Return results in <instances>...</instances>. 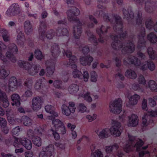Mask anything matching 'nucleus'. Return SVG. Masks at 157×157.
Wrapping results in <instances>:
<instances>
[{"mask_svg": "<svg viewBox=\"0 0 157 157\" xmlns=\"http://www.w3.org/2000/svg\"><path fill=\"white\" fill-rule=\"evenodd\" d=\"M67 18L69 21H74L77 23L76 25L73 27V35L75 39H78L81 36L82 32V27L83 24L79 19L75 16L78 15L80 14L79 10L76 7L72 6L71 9L67 12Z\"/></svg>", "mask_w": 157, "mask_h": 157, "instance_id": "f257e3e1", "label": "nucleus"}, {"mask_svg": "<svg viewBox=\"0 0 157 157\" xmlns=\"http://www.w3.org/2000/svg\"><path fill=\"white\" fill-rule=\"evenodd\" d=\"M64 52L65 53L67 57L69 58V65H71V67L74 69L72 72L73 77L74 78H77L81 79L83 78L85 82L88 81L89 78V75L88 71H84L83 74H82L81 71L76 69L77 66L75 64L76 60V56L75 55H72V52L70 50H67L66 51L64 50Z\"/></svg>", "mask_w": 157, "mask_h": 157, "instance_id": "f03ea898", "label": "nucleus"}, {"mask_svg": "<svg viewBox=\"0 0 157 157\" xmlns=\"http://www.w3.org/2000/svg\"><path fill=\"white\" fill-rule=\"evenodd\" d=\"M51 52L52 58L50 59V76L52 74L54 71L55 64L58 57L59 56L60 51L59 47L57 44H55L52 47Z\"/></svg>", "mask_w": 157, "mask_h": 157, "instance_id": "7ed1b4c3", "label": "nucleus"}, {"mask_svg": "<svg viewBox=\"0 0 157 157\" xmlns=\"http://www.w3.org/2000/svg\"><path fill=\"white\" fill-rule=\"evenodd\" d=\"M52 107V106L50 105V109ZM50 114H51L50 116V120L52 121V124L54 125L55 129L56 131L60 132L62 134H65L66 132V130L64 124L60 120L55 119L56 117L58 116L57 113L55 111L50 110Z\"/></svg>", "mask_w": 157, "mask_h": 157, "instance_id": "20e7f679", "label": "nucleus"}, {"mask_svg": "<svg viewBox=\"0 0 157 157\" xmlns=\"http://www.w3.org/2000/svg\"><path fill=\"white\" fill-rule=\"evenodd\" d=\"M127 35V32L126 31H125L119 34L116 35H111L110 37L113 40L111 43V46L112 48L115 50L121 49L123 46V43L121 41L119 40L118 38H122L124 39Z\"/></svg>", "mask_w": 157, "mask_h": 157, "instance_id": "39448f33", "label": "nucleus"}, {"mask_svg": "<svg viewBox=\"0 0 157 157\" xmlns=\"http://www.w3.org/2000/svg\"><path fill=\"white\" fill-rule=\"evenodd\" d=\"M18 63L19 67L24 68L28 71L29 74L32 75H36L39 72L40 67L39 65H32L27 62L24 61H19Z\"/></svg>", "mask_w": 157, "mask_h": 157, "instance_id": "423d86ee", "label": "nucleus"}, {"mask_svg": "<svg viewBox=\"0 0 157 157\" xmlns=\"http://www.w3.org/2000/svg\"><path fill=\"white\" fill-rule=\"evenodd\" d=\"M124 64H133L135 66H140V70L143 71L147 69V64H142L141 65V61L136 57L134 56H130L124 59Z\"/></svg>", "mask_w": 157, "mask_h": 157, "instance_id": "0eeeda50", "label": "nucleus"}, {"mask_svg": "<svg viewBox=\"0 0 157 157\" xmlns=\"http://www.w3.org/2000/svg\"><path fill=\"white\" fill-rule=\"evenodd\" d=\"M12 140V142L13 141V145L14 146H17L18 144H21L24 146L25 148L28 150H30L32 147V144L31 140L26 138H18L15 137L13 136L10 140Z\"/></svg>", "mask_w": 157, "mask_h": 157, "instance_id": "6e6552de", "label": "nucleus"}, {"mask_svg": "<svg viewBox=\"0 0 157 157\" xmlns=\"http://www.w3.org/2000/svg\"><path fill=\"white\" fill-rule=\"evenodd\" d=\"M122 103L120 98L116 99L113 102H110L109 105L110 111L114 114H119L122 110Z\"/></svg>", "mask_w": 157, "mask_h": 157, "instance_id": "1a4fd4ad", "label": "nucleus"}, {"mask_svg": "<svg viewBox=\"0 0 157 157\" xmlns=\"http://www.w3.org/2000/svg\"><path fill=\"white\" fill-rule=\"evenodd\" d=\"M98 8L101 9L97 10L94 14V16L97 17H103L105 21L110 22L112 24H114L113 21L109 17L108 13H105L103 10L105 9V7L102 5L99 4L97 6Z\"/></svg>", "mask_w": 157, "mask_h": 157, "instance_id": "9d476101", "label": "nucleus"}, {"mask_svg": "<svg viewBox=\"0 0 157 157\" xmlns=\"http://www.w3.org/2000/svg\"><path fill=\"white\" fill-rule=\"evenodd\" d=\"M31 108L34 111L37 112L41 108L44 102L42 97L40 96L34 97L31 101Z\"/></svg>", "mask_w": 157, "mask_h": 157, "instance_id": "9b49d317", "label": "nucleus"}, {"mask_svg": "<svg viewBox=\"0 0 157 157\" xmlns=\"http://www.w3.org/2000/svg\"><path fill=\"white\" fill-rule=\"evenodd\" d=\"M69 35L68 30L66 27L59 26L55 32L53 30L50 29V40L55 36H68Z\"/></svg>", "mask_w": 157, "mask_h": 157, "instance_id": "f8f14e48", "label": "nucleus"}, {"mask_svg": "<svg viewBox=\"0 0 157 157\" xmlns=\"http://www.w3.org/2000/svg\"><path fill=\"white\" fill-rule=\"evenodd\" d=\"M46 82L44 79H39L36 81L35 88L38 91L43 94L47 95L48 89L46 87Z\"/></svg>", "mask_w": 157, "mask_h": 157, "instance_id": "ddd939ff", "label": "nucleus"}, {"mask_svg": "<svg viewBox=\"0 0 157 157\" xmlns=\"http://www.w3.org/2000/svg\"><path fill=\"white\" fill-rule=\"evenodd\" d=\"M112 126L109 129L111 134L115 137L120 136L121 134L120 131V128L121 126V123L114 120L112 121Z\"/></svg>", "mask_w": 157, "mask_h": 157, "instance_id": "4468645a", "label": "nucleus"}, {"mask_svg": "<svg viewBox=\"0 0 157 157\" xmlns=\"http://www.w3.org/2000/svg\"><path fill=\"white\" fill-rule=\"evenodd\" d=\"M157 4V0L153 1L151 0H147L145 2V10L147 12L151 13L154 11L155 6ZM154 30L157 32V22L154 27Z\"/></svg>", "mask_w": 157, "mask_h": 157, "instance_id": "2eb2a0df", "label": "nucleus"}, {"mask_svg": "<svg viewBox=\"0 0 157 157\" xmlns=\"http://www.w3.org/2000/svg\"><path fill=\"white\" fill-rule=\"evenodd\" d=\"M21 10L19 6L17 3H13L7 9L6 13V15L9 17H12L19 14Z\"/></svg>", "mask_w": 157, "mask_h": 157, "instance_id": "dca6fc26", "label": "nucleus"}, {"mask_svg": "<svg viewBox=\"0 0 157 157\" xmlns=\"http://www.w3.org/2000/svg\"><path fill=\"white\" fill-rule=\"evenodd\" d=\"M112 16L114 19L115 25L113 26L115 31H120L123 32V24L121 17L117 14H113Z\"/></svg>", "mask_w": 157, "mask_h": 157, "instance_id": "f3484780", "label": "nucleus"}, {"mask_svg": "<svg viewBox=\"0 0 157 157\" xmlns=\"http://www.w3.org/2000/svg\"><path fill=\"white\" fill-rule=\"evenodd\" d=\"M110 28V26H105L103 25H101L100 28L96 29V32L99 35V37L98 39V41L99 42L101 43H103L104 42L103 37L102 35L106 34L108 32V29Z\"/></svg>", "mask_w": 157, "mask_h": 157, "instance_id": "a211bd4d", "label": "nucleus"}, {"mask_svg": "<svg viewBox=\"0 0 157 157\" xmlns=\"http://www.w3.org/2000/svg\"><path fill=\"white\" fill-rule=\"evenodd\" d=\"M140 34L138 35L139 37L138 40V48H141L143 46L145 45L146 41L144 39L145 36V29L144 27L141 26L140 29Z\"/></svg>", "mask_w": 157, "mask_h": 157, "instance_id": "6ab92c4d", "label": "nucleus"}, {"mask_svg": "<svg viewBox=\"0 0 157 157\" xmlns=\"http://www.w3.org/2000/svg\"><path fill=\"white\" fill-rule=\"evenodd\" d=\"M127 44V45H126L123 44V46L121 49H122V52L124 54L133 52L135 50V46L133 42L129 40Z\"/></svg>", "mask_w": 157, "mask_h": 157, "instance_id": "aec40b11", "label": "nucleus"}, {"mask_svg": "<svg viewBox=\"0 0 157 157\" xmlns=\"http://www.w3.org/2000/svg\"><path fill=\"white\" fill-rule=\"evenodd\" d=\"M39 36L40 38L43 40L45 37L48 38L47 35L45 33L46 30V23L44 21H40V24L39 28Z\"/></svg>", "mask_w": 157, "mask_h": 157, "instance_id": "412c9836", "label": "nucleus"}, {"mask_svg": "<svg viewBox=\"0 0 157 157\" xmlns=\"http://www.w3.org/2000/svg\"><path fill=\"white\" fill-rule=\"evenodd\" d=\"M122 12L124 17L128 21L132 20L134 18V14L131 6H128L127 10L125 8H123Z\"/></svg>", "mask_w": 157, "mask_h": 157, "instance_id": "4be33fe9", "label": "nucleus"}, {"mask_svg": "<svg viewBox=\"0 0 157 157\" xmlns=\"http://www.w3.org/2000/svg\"><path fill=\"white\" fill-rule=\"evenodd\" d=\"M18 84V82L16 77L12 76L10 78L8 81V87L10 90H15L17 88Z\"/></svg>", "mask_w": 157, "mask_h": 157, "instance_id": "5701e85b", "label": "nucleus"}, {"mask_svg": "<svg viewBox=\"0 0 157 157\" xmlns=\"http://www.w3.org/2000/svg\"><path fill=\"white\" fill-rule=\"evenodd\" d=\"M93 60V57L90 55L81 56L79 59L80 63L83 66H90Z\"/></svg>", "mask_w": 157, "mask_h": 157, "instance_id": "b1692460", "label": "nucleus"}, {"mask_svg": "<svg viewBox=\"0 0 157 157\" xmlns=\"http://www.w3.org/2000/svg\"><path fill=\"white\" fill-rule=\"evenodd\" d=\"M138 117L136 115L133 114L131 116L128 117V126L135 127L138 125Z\"/></svg>", "mask_w": 157, "mask_h": 157, "instance_id": "393cba45", "label": "nucleus"}, {"mask_svg": "<svg viewBox=\"0 0 157 157\" xmlns=\"http://www.w3.org/2000/svg\"><path fill=\"white\" fill-rule=\"evenodd\" d=\"M9 51L6 53V57H10L11 54H15L18 52L17 46L14 44H10L8 45Z\"/></svg>", "mask_w": 157, "mask_h": 157, "instance_id": "a878e982", "label": "nucleus"}, {"mask_svg": "<svg viewBox=\"0 0 157 157\" xmlns=\"http://www.w3.org/2000/svg\"><path fill=\"white\" fill-rule=\"evenodd\" d=\"M11 99L12 102L11 104L13 105H15L18 106L20 105V97L19 95L16 94H14L11 96Z\"/></svg>", "mask_w": 157, "mask_h": 157, "instance_id": "bb28decb", "label": "nucleus"}, {"mask_svg": "<svg viewBox=\"0 0 157 157\" xmlns=\"http://www.w3.org/2000/svg\"><path fill=\"white\" fill-rule=\"evenodd\" d=\"M0 125L2 128V130L5 134L8 133L9 129L7 126V121L6 120L0 117Z\"/></svg>", "mask_w": 157, "mask_h": 157, "instance_id": "cd10ccee", "label": "nucleus"}, {"mask_svg": "<svg viewBox=\"0 0 157 157\" xmlns=\"http://www.w3.org/2000/svg\"><path fill=\"white\" fill-rule=\"evenodd\" d=\"M24 28L25 33L28 35L30 34L33 30L32 25L29 20L26 21L24 22Z\"/></svg>", "mask_w": 157, "mask_h": 157, "instance_id": "c85d7f7f", "label": "nucleus"}, {"mask_svg": "<svg viewBox=\"0 0 157 157\" xmlns=\"http://www.w3.org/2000/svg\"><path fill=\"white\" fill-rule=\"evenodd\" d=\"M86 33L89 36V40L93 43L95 47H96L98 45V40L96 37L90 31H86Z\"/></svg>", "mask_w": 157, "mask_h": 157, "instance_id": "c756f323", "label": "nucleus"}, {"mask_svg": "<svg viewBox=\"0 0 157 157\" xmlns=\"http://www.w3.org/2000/svg\"><path fill=\"white\" fill-rule=\"evenodd\" d=\"M18 34L17 36V42L18 44L21 46L23 45L24 41L25 40V36L23 32L20 31H17Z\"/></svg>", "mask_w": 157, "mask_h": 157, "instance_id": "7c9ffc66", "label": "nucleus"}, {"mask_svg": "<svg viewBox=\"0 0 157 157\" xmlns=\"http://www.w3.org/2000/svg\"><path fill=\"white\" fill-rule=\"evenodd\" d=\"M125 76L132 79H135L137 75L135 72L131 69H127L125 72Z\"/></svg>", "mask_w": 157, "mask_h": 157, "instance_id": "2f4dec72", "label": "nucleus"}, {"mask_svg": "<svg viewBox=\"0 0 157 157\" xmlns=\"http://www.w3.org/2000/svg\"><path fill=\"white\" fill-rule=\"evenodd\" d=\"M147 52L150 59L157 60V54H155V51L153 50L151 47H149L147 49Z\"/></svg>", "mask_w": 157, "mask_h": 157, "instance_id": "473e14b6", "label": "nucleus"}, {"mask_svg": "<svg viewBox=\"0 0 157 157\" xmlns=\"http://www.w3.org/2000/svg\"><path fill=\"white\" fill-rule=\"evenodd\" d=\"M6 48V46L2 43H0V59L3 62V64L6 63L7 60L2 53V52Z\"/></svg>", "mask_w": 157, "mask_h": 157, "instance_id": "72a5a7b5", "label": "nucleus"}, {"mask_svg": "<svg viewBox=\"0 0 157 157\" xmlns=\"http://www.w3.org/2000/svg\"><path fill=\"white\" fill-rule=\"evenodd\" d=\"M96 133L98 135L99 138L101 139L107 138L109 136L106 128H104L99 132L97 130Z\"/></svg>", "mask_w": 157, "mask_h": 157, "instance_id": "f704fd0d", "label": "nucleus"}, {"mask_svg": "<svg viewBox=\"0 0 157 157\" xmlns=\"http://www.w3.org/2000/svg\"><path fill=\"white\" fill-rule=\"evenodd\" d=\"M140 96L138 94H135L131 96L129 99V103L132 105H134L137 103L138 100L140 98Z\"/></svg>", "mask_w": 157, "mask_h": 157, "instance_id": "c9c22d12", "label": "nucleus"}, {"mask_svg": "<svg viewBox=\"0 0 157 157\" xmlns=\"http://www.w3.org/2000/svg\"><path fill=\"white\" fill-rule=\"evenodd\" d=\"M0 34L2 35L3 39L6 42L10 40V35L8 32L4 29H0Z\"/></svg>", "mask_w": 157, "mask_h": 157, "instance_id": "e433bc0d", "label": "nucleus"}, {"mask_svg": "<svg viewBox=\"0 0 157 157\" xmlns=\"http://www.w3.org/2000/svg\"><path fill=\"white\" fill-rule=\"evenodd\" d=\"M22 120L23 121V124L25 126H30L32 124L33 121L29 117L23 116L22 117Z\"/></svg>", "mask_w": 157, "mask_h": 157, "instance_id": "4c0bfd02", "label": "nucleus"}, {"mask_svg": "<svg viewBox=\"0 0 157 157\" xmlns=\"http://www.w3.org/2000/svg\"><path fill=\"white\" fill-rule=\"evenodd\" d=\"M79 89V86L75 84H73L70 85L68 88L69 92L71 94L76 93Z\"/></svg>", "mask_w": 157, "mask_h": 157, "instance_id": "58836bf2", "label": "nucleus"}, {"mask_svg": "<svg viewBox=\"0 0 157 157\" xmlns=\"http://www.w3.org/2000/svg\"><path fill=\"white\" fill-rule=\"evenodd\" d=\"M119 148V146L117 144H114L113 145L105 147V151L107 153H110L113 150H117Z\"/></svg>", "mask_w": 157, "mask_h": 157, "instance_id": "ea45409f", "label": "nucleus"}, {"mask_svg": "<svg viewBox=\"0 0 157 157\" xmlns=\"http://www.w3.org/2000/svg\"><path fill=\"white\" fill-rule=\"evenodd\" d=\"M147 39L152 43H155L157 41V36L153 32H151L147 36Z\"/></svg>", "mask_w": 157, "mask_h": 157, "instance_id": "a19ab883", "label": "nucleus"}, {"mask_svg": "<svg viewBox=\"0 0 157 157\" xmlns=\"http://www.w3.org/2000/svg\"><path fill=\"white\" fill-rule=\"evenodd\" d=\"M49 146H47L46 147L43 148V151L39 154V157H48L49 154Z\"/></svg>", "mask_w": 157, "mask_h": 157, "instance_id": "79ce46f5", "label": "nucleus"}, {"mask_svg": "<svg viewBox=\"0 0 157 157\" xmlns=\"http://www.w3.org/2000/svg\"><path fill=\"white\" fill-rule=\"evenodd\" d=\"M10 74L9 71L4 68L0 69V78L4 79L7 77Z\"/></svg>", "mask_w": 157, "mask_h": 157, "instance_id": "37998d69", "label": "nucleus"}, {"mask_svg": "<svg viewBox=\"0 0 157 157\" xmlns=\"http://www.w3.org/2000/svg\"><path fill=\"white\" fill-rule=\"evenodd\" d=\"M62 110L63 113L67 116H69L71 113L70 107L65 104H63L62 105Z\"/></svg>", "mask_w": 157, "mask_h": 157, "instance_id": "c03bdc74", "label": "nucleus"}, {"mask_svg": "<svg viewBox=\"0 0 157 157\" xmlns=\"http://www.w3.org/2000/svg\"><path fill=\"white\" fill-rule=\"evenodd\" d=\"M149 88L152 90H155L157 89V84L153 80L149 81L148 83Z\"/></svg>", "mask_w": 157, "mask_h": 157, "instance_id": "a18cd8bd", "label": "nucleus"}, {"mask_svg": "<svg viewBox=\"0 0 157 157\" xmlns=\"http://www.w3.org/2000/svg\"><path fill=\"white\" fill-rule=\"evenodd\" d=\"M32 141L33 144L38 147H40L41 145V139L39 137L34 136L33 138Z\"/></svg>", "mask_w": 157, "mask_h": 157, "instance_id": "49530a36", "label": "nucleus"}, {"mask_svg": "<svg viewBox=\"0 0 157 157\" xmlns=\"http://www.w3.org/2000/svg\"><path fill=\"white\" fill-rule=\"evenodd\" d=\"M33 84V81L30 78L27 79L25 81L24 85L25 87L30 89L31 88Z\"/></svg>", "mask_w": 157, "mask_h": 157, "instance_id": "de8ad7c7", "label": "nucleus"}, {"mask_svg": "<svg viewBox=\"0 0 157 157\" xmlns=\"http://www.w3.org/2000/svg\"><path fill=\"white\" fill-rule=\"evenodd\" d=\"M147 68L151 71H153L155 67V65L154 63L151 61H147L146 62Z\"/></svg>", "mask_w": 157, "mask_h": 157, "instance_id": "09e8293b", "label": "nucleus"}, {"mask_svg": "<svg viewBox=\"0 0 157 157\" xmlns=\"http://www.w3.org/2000/svg\"><path fill=\"white\" fill-rule=\"evenodd\" d=\"M153 22L151 17H150L147 20L145 23L146 28L150 29L152 27Z\"/></svg>", "mask_w": 157, "mask_h": 157, "instance_id": "8fccbe9b", "label": "nucleus"}, {"mask_svg": "<svg viewBox=\"0 0 157 157\" xmlns=\"http://www.w3.org/2000/svg\"><path fill=\"white\" fill-rule=\"evenodd\" d=\"M103 157L102 152L99 150H97L91 154V157Z\"/></svg>", "mask_w": 157, "mask_h": 157, "instance_id": "3c124183", "label": "nucleus"}, {"mask_svg": "<svg viewBox=\"0 0 157 157\" xmlns=\"http://www.w3.org/2000/svg\"><path fill=\"white\" fill-rule=\"evenodd\" d=\"M35 57L38 59L41 60L44 57L41 52L38 50H35Z\"/></svg>", "mask_w": 157, "mask_h": 157, "instance_id": "603ef678", "label": "nucleus"}, {"mask_svg": "<svg viewBox=\"0 0 157 157\" xmlns=\"http://www.w3.org/2000/svg\"><path fill=\"white\" fill-rule=\"evenodd\" d=\"M83 98L85 100L88 102H90L92 101L90 93L88 92H87L83 95Z\"/></svg>", "mask_w": 157, "mask_h": 157, "instance_id": "864d4df0", "label": "nucleus"}, {"mask_svg": "<svg viewBox=\"0 0 157 157\" xmlns=\"http://www.w3.org/2000/svg\"><path fill=\"white\" fill-rule=\"evenodd\" d=\"M113 59L115 61L116 66L117 67L120 68L121 66V60L119 57H114Z\"/></svg>", "mask_w": 157, "mask_h": 157, "instance_id": "5fc2aeb1", "label": "nucleus"}, {"mask_svg": "<svg viewBox=\"0 0 157 157\" xmlns=\"http://www.w3.org/2000/svg\"><path fill=\"white\" fill-rule=\"evenodd\" d=\"M51 131L52 132L53 135L55 139L56 140H58L60 138V136L59 135V133L62 134L60 132H59V131H56V129L55 131H54L52 129H51Z\"/></svg>", "mask_w": 157, "mask_h": 157, "instance_id": "6e6d98bb", "label": "nucleus"}, {"mask_svg": "<svg viewBox=\"0 0 157 157\" xmlns=\"http://www.w3.org/2000/svg\"><path fill=\"white\" fill-rule=\"evenodd\" d=\"M62 82L61 80H56L54 81L53 85L54 86L57 88L60 89L61 88Z\"/></svg>", "mask_w": 157, "mask_h": 157, "instance_id": "4d7b16f0", "label": "nucleus"}, {"mask_svg": "<svg viewBox=\"0 0 157 157\" xmlns=\"http://www.w3.org/2000/svg\"><path fill=\"white\" fill-rule=\"evenodd\" d=\"M78 109L79 112L81 113H84L86 112L87 110L86 107L82 103L79 104Z\"/></svg>", "mask_w": 157, "mask_h": 157, "instance_id": "13d9d810", "label": "nucleus"}, {"mask_svg": "<svg viewBox=\"0 0 157 157\" xmlns=\"http://www.w3.org/2000/svg\"><path fill=\"white\" fill-rule=\"evenodd\" d=\"M138 81L139 84L144 85L146 84V80L142 75H140L138 78Z\"/></svg>", "mask_w": 157, "mask_h": 157, "instance_id": "bf43d9fd", "label": "nucleus"}, {"mask_svg": "<svg viewBox=\"0 0 157 157\" xmlns=\"http://www.w3.org/2000/svg\"><path fill=\"white\" fill-rule=\"evenodd\" d=\"M124 151L127 153H129L131 151V145L128 143L126 144L124 147Z\"/></svg>", "mask_w": 157, "mask_h": 157, "instance_id": "052dcab7", "label": "nucleus"}, {"mask_svg": "<svg viewBox=\"0 0 157 157\" xmlns=\"http://www.w3.org/2000/svg\"><path fill=\"white\" fill-rule=\"evenodd\" d=\"M33 94V92L31 90H28L25 91L23 94L22 96L27 98H30L32 96Z\"/></svg>", "mask_w": 157, "mask_h": 157, "instance_id": "680f3d73", "label": "nucleus"}, {"mask_svg": "<svg viewBox=\"0 0 157 157\" xmlns=\"http://www.w3.org/2000/svg\"><path fill=\"white\" fill-rule=\"evenodd\" d=\"M142 109L144 110L147 111L148 109L147 108V101L146 99L144 98L142 103Z\"/></svg>", "mask_w": 157, "mask_h": 157, "instance_id": "e2e57ef3", "label": "nucleus"}, {"mask_svg": "<svg viewBox=\"0 0 157 157\" xmlns=\"http://www.w3.org/2000/svg\"><path fill=\"white\" fill-rule=\"evenodd\" d=\"M148 115L151 117L157 116V109L155 110H151L147 112Z\"/></svg>", "mask_w": 157, "mask_h": 157, "instance_id": "0e129e2a", "label": "nucleus"}, {"mask_svg": "<svg viewBox=\"0 0 157 157\" xmlns=\"http://www.w3.org/2000/svg\"><path fill=\"white\" fill-rule=\"evenodd\" d=\"M82 51L84 55L87 54L90 51V49L88 46H84L82 48Z\"/></svg>", "mask_w": 157, "mask_h": 157, "instance_id": "69168bd1", "label": "nucleus"}, {"mask_svg": "<svg viewBox=\"0 0 157 157\" xmlns=\"http://www.w3.org/2000/svg\"><path fill=\"white\" fill-rule=\"evenodd\" d=\"M20 130V127H17L12 130V133L13 135H17Z\"/></svg>", "mask_w": 157, "mask_h": 157, "instance_id": "338daca9", "label": "nucleus"}, {"mask_svg": "<svg viewBox=\"0 0 157 157\" xmlns=\"http://www.w3.org/2000/svg\"><path fill=\"white\" fill-rule=\"evenodd\" d=\"M26 13L28 17H32L35 19H36L38 17V16L36 13L32 14L29 12L28 10L26 12Z\"/></svg>", "mask_w": 157, "mask_h": 157, "instance_id": "774afa93", "label": "nucleus"}]
</instances>
